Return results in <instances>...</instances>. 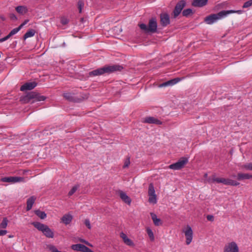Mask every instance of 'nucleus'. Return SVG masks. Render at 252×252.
Returning <instances> with one entry per match:
<instances>
[{"instance_id":"f257e3e1","label":"nucleus","mask_w":252,"mask_h":252,"mask_svg":"<svg viewBox=\"0 0 252 252\" xmlns=\"http://www.w3.org/2000/svg\"><path fill=\"white\" fill-rule=\"evenodd\" d=\"M123 69V67L118 64L105 65L103 67L90 71L89 74L90 76H98L104 73L110 74L116 71H120Z\"/></svg>"},{"instance_id":"f03ea898","label":"nucleus","mask_w":252,"mask_h":252,"mask_svg":"<svg viewBox=\"0 0 252 252\" xmlns=\"http://www.w3.org/2000/svg\"><path fill=\"white\" fill-rule=\"evenodd\" d=\"M241 12H242L241 10H222V11L219 12V13H218L217 14H211V15L206 17L204 19V21L207 24L211 25V24H212L216 22L217 20L226 16L227 15H228L229 14L235 13L241 14Z\"/></svg>"},{"instance_id":"7ed1b4c3","label":"nucleus","mask_w":252,"mask_h":252,"mask_svg":"<svg viewBox=\"0 0 252 252\" xmlns=\"http://www.w3.org/2000/svg\"><path fill=\"white\" fill-rule=\"evenodd\" d=\"M46 98V96L41 95L37 92H31L26 95L21 97L20 101L25 104L28 103H33L37 101H44Z\"/></svg>"},{"instance_id":"20e7f679","label":"nucleus","mask_w":252,"mask_h":252,"mask_svg":"<svg viewBox=\"0 0 252 252\" xmlns=\"http://www.w3.org/2000/svg\"><path fill=\"white\" fill-rule=\"evenodd\" d=\"M32 224L39 231H41L47 237H54V232L47 225L37 221L32 222Z\"/></svg>"},{"instance_id":"39448f33","label":"nucleus","mask_w":252,"mask_h":252,"mask_svg":"<svg viewBox=\"0 0 252 252\" xmlns=\"http://www.w3.org/2000/svg\"><path fill=\"white\" fill-rule=\"evenodd\" d=\"M140 28L143 30L145 32L155 33L157 31V22L155 18H152L150 19L148 23V26L146 24L142 23L139 25Z\"/></svg>"},{"instance_id":"423d86ee","label":"nucleus","mask_w":252,"mask_h":252,"mask_svg":"<svg viewBox=\"0 0 252 252\" xmlns=\"http://www.w3.org/2000/svg\"><path fill=\"white\" fill-rule=\"evenodd\" d=\"M212 182H217L218 183H222L225 185H230L232 186H237L240 184L239 182L236 181L223 178H216L215 176H213L212 179Z\"/></svg>"},{"instance_id":"0eeeda50","label":"nucleus","mask_w":252,"mask_h":252,"mask_svg":"<svg viewBox=\"0 0 252 252\" xmlns=\"http://www.w3.org/2000/svg\"><path fill=\"white\" fill-rule=\"evenodd\" d=\"M188 162V158L182 157L177 162L170 164L168 167L170 169L175 170H180L183 168Z\"/></svg>"},{"instance_id":"6e6552de","label":"nucleus","mask_w":252,"mask_h":252,"mask_svg":"<svg viewBox=\"0 0 252 252\" xmlns=\"http://www.w3.org/2000/svg\"><path fill=\"white\" fill-rule=\"evenodd\" d=\"M186 2L184 0L179 1L176 5L175 8L173 10L174 17H177L181 12L183 9L185 7Z\"/></svg>"},{"instance_id":"1a4fd4ad","label":"nucleus","mask_w":252,"mask_h":252,"mask_svg":"<svg viewBox=\"0 0 252 252\" xmlns=\"http://www.w3.org/2000/svg\"><path fill=\"white\" fill-rule=\"evenodd\" d=\"M186 238V243L187 245H189L192 241L193 238V231L191 227L187 225L186 229L183 230Z\"/></svg>"},{"instance_id":"9d476101","label":"nucleus","mask_w":252,"mask_h":252,"mask_svg":"<svg viewBox=\"0 0 252 252\" xmlns=\"http://www.w3.org/2000/svg\"><path fill=\"white\" fill-rule=\"evenodd\" d=\"M223 252H239V248L235 242H232L225 246Z\"/></svg>"},{"instance_id":"9b49d317","label":"nucleus","mask_w":252,"mask_h":252,"mask_svg":"<svg viewBox=\"0 0 252 252\" xmlns=\"http://www.w3.org/2000/svg\"><path fill=\"white\" fill-rule=\"evenodd\" d=\"M24 179L23 177H6L1 179V181L3 182L8 183H17L20 182H23Z\"/></svg>"},{"instance_id":"f8f14e48","label":"nucleus","mask_w":252,"mask_h":252,"mask_svg":"<svg viewBox=\"0 0 252 252\" xmlns=\"http://www.w3.org/2000/svg\"><path fill=\"white\" fill-rule=\"evenodd\" d=\"M37 85V83L35 82H27L25 83L20 88L21 91H25L27 90H31L34 89Z\"/></svg>"},{"instance_id":"ddd939ff","label":"nucleus","mask_w":252,"mask_h":252,"mask_svg":"<svg viewBox=\"0 0 252 252\" xmlns=\"http://www.w3.org/2000/svg\"><path fill=\"white\" fill-rule=\"evenodd\" d=\"M160 24L163 27H165L170 23L169 16L167 13H161L160 16Z\"/></svg>"},{"instance_id":"4468645a","label":"nucleus","mask_w":252,"mask_h":252,"mask_svg":"<svg viewBox=\"0 0 252 252\" xmlns=\"http://www.w3.org/2000/svg\"><path fill=\"white\" fill-rule=\"evenodd\" d=\"M120 237L126 245L132 247L135 246L133 242L131 239H129L124 232H122L120 233Z\"/></svg>"},{"instance_id":"2eb2a0df","label":"nucleus","mask_w":252,"mask_h":252,"mask_svg":"<svg viewBox=\"0 0 252 252\" xmlns=\"http://www.w3.org/2000/svg\"><path fill=\"white\" fill-rule=\"evenodd\" d=\"M181 80V79L179 78H176L166 82H165L159 85V87H165L167 86H173Z\"/></svg>"},{"instance_id":"dca6fc26","label":"nucleus","mask_w":252,"mask_h":252,"mask_svg":"<svg viewBox=\"0 0 252 252\" xmlns=\"http://www.w3.org/2000/svg\"><path fill=\"white\" fill-rule=\"evenodd\" d=\"M143 122L147 124H154L158 125L162 124V122L160 120L153 117H146L144 119Z\"/></svg>"},{"instance_id":"f3484780","label":"nucleus","mask_w":252,"mask_h":252,"mask_svg":"<svg viewBox=\"0 0 252 252\" xmlns=\"http://www.w3.org/2000/svg\"><path fill=\"white\" fill-rule=\"evenodd\" d=\"M208 0H192V5L197 7H202L208 3Z\"/></svg>"},{"instance_id":"a211bd4d","label":"nucleus","mask_w":252,"mask_h":252,"mask_svg":"<svg viewBox=\"0 0 252 252\" xmlns=\"http://www.w3.org/2000/svg\"><path fill=\"white\" fill-rule=\"evenodd\" d=\"M119 193L120 198L124 202L128 205L130 204L131 201V199L126 195L125 192L122 190H119Z\"/></svg>"},{"instance_id":"6ab92c4d","label":"nucleus","mask_w":252,"mask_h":252,"mask_svg":"<svg viewBox=\"0 0 252 252\" xmlns=\"http://www.w3.org/2000/svg\"><path fill=\"white\" fill-rule=\"evenodd\" d=\"M35 200L36 197L34 196H32L27 199L26 207V210L27 211H30L32 208Z\"/></svg>"},{"instance_id":"aec40b11","label":"nucleus","mask_w":252,"mask_h":252,"mask_svg":"<svg viewBox=\"0 0 252 252\" xmlns=\"http://www.w3.org/2000/svg\"><path fill=\"white\" fill-rule=\"evenodd\" d=\"M252 178V175L248 173H238L237 176V179L239 181Z\"/></svg>"},{"instance_id":"412c9836","label":"nucleus","mask_w":252,"mask_h":252,"mask_svg":"<svg viewBox=\"0 0 252 252\" xmlns=\"http://www.w3.org/2000/svg\"><path fill=\"white\" fill-rule=\"evenodd\" d=\"M152 219L154 224L156 226H159L162 224L161 220L160 219L157 218V215L154 213H150Z\"/></svg>"},{"instance_id":"4be33fe9","label":"nucleus","mask_w":252,"mask_h":252,"mask_svg":"<svg viewBox=\"0 0 252 252\" xmlns=\"http://www.w3.org/2000/svg\"><path fill=\"white\" fill-rule=\"evenodd\" d=\"M71 247L74 251L84 252L86 246L81 244H77L72 245Z\"/></svg>"},{"instance_id":"5701e85b","label":"nucleus","mask_w":252,"mask_h":252,"mask_svg":"<svg viewBox=\"0 0 252 252\" xmlns=\"http://www.w3.org/2000/svg\"><path fill=\"white\" fill-rule=\"evenodd\" d=\"M63 97L69 101L77 102V97H75L73 94L70 93H64L63 94Z\"/></svg>"},{"instance_id":"b1692460","label":"nucleus","mask_w":252,"mask_h":252,"mask_svg":"<svg viewBox=\"0 0 252 252\" xmlns=\"http://www.w3.org/2000/svg\"><path fill=\"white\" fill-rule=\"evenodd\" d=\"M72 220V216L70 214H65L62 218V222L65 224L70 223Z\"/></svg>"},{"instance_id":"393cba45","label":"nucleus","mask_w":252,"mask_h":252,"mask_svg":"<svg viewBox=\"0 0 252 252\" xmlns=\"http://www.w3.org/2000/svg\"><path fill=\"white\" fill-rule=\"evenodd\" d=\"M16 11L21 15H24L28 12L27 7L25 6L20 5L15 8Z\"/></svg>"},{"instance_id":"a878e982","label":"nucleus","mask_w":252,"mask_h":252,"mask_svg":"<svg viewBox=\"0 0 252 252\" xmlns=\"http://www.w3.org/2000/svg\"><path fill=\"white\" fill-rule=\"evenodd\" d=\"M36 32L33 29H31L27 31L23 36V39L26 40L27 38L31 37H32L34 35Z\"/></svg>"},{"instance_id":"bb28decb","label":"nucleus","mask_w":252,"mask_h":252,"mask_svg":"<svg viewBox=\"0 0 252 252\" xmlns=\"http://www.w3.org/2000/svg\"><path fill=\"white\" fill-rule=\"evenodd\" d=\"M34 213L41 219H44L47 217V215L44 212L41 211L39 210H35Z\"/></svg>"},{"instance_id":"cd10ccee","label":"nucleus","mask_w":252,"mask_h":252,"mask_svg":"<svg viewBox=\"0 0 252 252\" xmlns=\"http://www.w3.org/2000/svg\"><path fill=\"white\" fill-rule=\"evenodd\" d=\"M149 202L151 203L156 204L157 203V196L156 194L149 195Z\"/></svg>"},{"instance_id":"c85d7f7f","label":"nucleus","mask_w":252,"mask_h":252,"mask_svg":"<svg viewBox=\"0 0 252 252\" xmlns=\"http://www.w3.org/2000/svg\"><path fill=\"white\" fill-rule=\"evenodd\" d=\"M156 194L154 185L151 183L149 186L148 195Z\"/></svg>"},{"instance_id":"c756f323","label":"nucleus","mask_w":252,"mask_h":252,"mask_svg":"<svg viewBox=\"0 0 252 252\" xmlns=\"http://www.w3.org/2000/svg\"><path fill=\"white\" fill-rule=\"evenodd\" d=\"M192 13V10L190 8L186 9L183 10L182 14L184 16L188 17Z\"/></svg>"},{"instance_id":"7c9ffc66","label":"nucleus","mask_w":252,"mask_h":252,"mask_svg":"<svg viewBox=\"0 0 252 252\" xmlns=\"http://www.w3.org/2000/svg\"><path fill=\"white\" fill-rule=\"evenodd\" d=\"M8 220L6 218L3 219L2 222L0 224V227L2 228H5L7 226Z\"/></svg>"},{"instance_id":"2f4dec72","label":"nucleus","mask_w":252,"mask_h":252,"mask_svg":"<svg viewBox=\"0 0 252 252\" xmlns=\"http://www.w3.org/2000/svg\"><path fill=\"white\" fill-rule=\"evenodd\" d=\"M147 234L151 241H154L155 237L152 230L150 228L147 229Z\"/></svg>"},{"instance_id":"473e14b6","label":"nucleus","mask_w":252,"mask_h":252,"mask_svg":"<svg viewBox=\"0 0 252 252\" xmlns=\"http://www.w3.org/2000/svg\"><path fill=\"white\" fill-rule=\"evenodd\" d=\"M77 5H78V8L79 9V13H81L82 9L84 5V2L82 0H79L78 1Z\"/></svg>"},{"instance_id":"72a5a7b5","label":"nucleus","mask_w":252,"mask_h":252,"mask_svg":"<svg viewBox=\"0 0 252 252\" xmlns=\"http://www.w3.org/2000/svg\"><path fill=\"white\" fill-rule=\"evenodd\" d=\"M21 29V27H18L16 28L13 29L9 34L11 36L17 33Z\"/></svg>"},{"instance_id":"f704fd0d","label":"nucleus","mask_w":252,"mask_h":252,"mask_svg":"<svg viewBox=\"0 0 252 252\" xmlns=\"http://www.w3.org/2000/svg\"><path fill=\"white\" fill-rule=\"evenodd\" d=\"M88 98V94H82L80 97H77V100H78L77 102H80L83 100L86 99Z\"/></svg>"},{"instance_id":"c9c22d12","label":"nucleus","mask_w":252,"mask_h":252,"mask_svg":"<svg viewBox=\"0 0 252 252\" xmlns=\"http://www.w3.org/2000/svg\"><path fill=\"white\" fill-rule=\"evenodd\" d=\"M79 186H74L69 191L68 195L69 196H71L72 194H74V192L77 190L78 189Z\"/></svg>"},{"instance_id":"e433bc0d","label":"nucleus","mask_w":252,"mask_h":252,"mask_svg":"<svg viewBox=\"0 0 252 252\" xmlns=\"http://www.w3.org/2000/svg\"><path fill=\"white\" fill-rule=\"evenodd\" d=\"M252 5V0H249L245 2L243 6V8H247Z\"/></svg>"},{"instance_id":"4c0bfd02","label":"nucleus","mask_w":252,"mask_h":252,"mask_svg":"<svg viewBox=\"0 0 252 252\" xmlns=\"http://www.w3.org/2000/svg\"><path fill=\"white\" fill-rule=\"evenodd\" d=\"M130 158L129 157L127 158L125 161L124 164L123 165V168L128 167L130 164Z\"/></svg>"},{"instance_id":"58836bf2","label":"nucleus","mask_w":252,"mask_h":252,"mask_svg":"<svg viewBox=\"0 0 252 252\" xmlns=\"http://www.w3.org/2000/svg\"><path fill=\"white\" fill-rule=\"evenodd\" d=\"M243 167L246 170H252V163H249L243 165Z\"/></svg>"},{"instance_id":"ea45409f","label":"nucleus","mask_w":252,"mask_h":252,"mask_svg":"<svg viewBox=\"0 0 252 252\" xmlns=\"http://www.w3.org/2000/svg\"><path fill=\"white\" fill-rule=\"evenodd\" d=\"M61 22L63 25H66L68 23V20L66 18L63 17L61 19Z\"/></svg>"},{"instance_id":"a19ab883","label":"nucleus","mask_w":252,"mask_h":252,"mask_svg":"<svg viewBox=\"0 0 252 252\" xmlns=\"http://www.w3.org/2000/svg\"><path fill=\"white\" fill-rule=\"evenodd\" d=\"M85 224L86 225V226L89 228V229H91V224H90V220H89L88 219H86L85 220Z\"/></svg>"},{"instance_id":"79ce46f5","label":"nucleus","mask_w":252,"mask_h":252,"mask_svg":"<svg viewBox=\"0 0 252 252\" xmlns=\"http://www.w3.org/2000/svg\"><path fill=\"white\" fill-rule=\"evenodd\" d=\"M9 17H10V19L14 20V21H16L17 20V17L13 13H10L9 14Z\"/></svg>"},{"instance_id":"37998d69","label":"nucleus","mask_w":252,"mask_h":252,"mask_svg":"<svg viewBox=\"0 0 252 252\" xmlns=\"http://www.w3.org/2000/svg\"><path fill=\"white\" fill-rule=\"evenodd\" d=\"M7 233V230H0V236H4L6 235Z\"/></svg>"},{"instance_id":"c03bdc74","label":"nucleus","mask_w":252,"mask_h":252,"mask_svg":"<svg viewBox=\"0 0 252 252\" xmlns=\"http://www.w3.org/2000/svg\"><path fill=\"white\" fill-rule=\"evenodd\" d=\"M214 216L212 215H208L207 216V219L209 221H213L214 220Z\"/></svg>"},{"instance_id":"a18cd8bd","label":"nucleus","mask_w":252,"mask_h":252,"mask_svg":"<svg viewBox=\"0 0 252 252\" xmlns=\"http://www.w3.org/2000/svg\"><path fill=\"white\" fill-rule=\"evenodd\" d=\"M29 21L28 19L25 20L24 22L21 24L19 27H21V29Z\"/></svg>"},{"instance_id":"49530a36","label":"nucleus","mask_w":252,"mask_h":252,"mask_svg":"<svg viewBox=\"0 0 252 252\" xmlns=\"http://www.w3.org/2000/svg\"><path fill=\"white\" fill-rule=\"evenodd\" d=\"M84 252H94L92 251L91 249H90L89 248L86 246Z\"/></svg>"},{"instance_id":"de8ad7c7","label":"nucleus","mask_w":252,"mask_h":252,"mask_svg":"<svg viewBox=\"0 0 252 252\" xmlns=\"http://www.w3.org/2000/svg\"><path fill=\"white\" fill-rule=\"evenodd\" d=\"M11 37V36L9 34H8V35H7L6 36L4 37L3 38L4 41H6V40H7L8 39H9L10 37Z\"/></svg>"},{"instance_id":"09e8293b","label":"nucleus","mask_w":252,"mask_h":252,"mask_svg":"<svg viewBox=\"0 0 252 252\" xmlns=\"http://www.w3.org/2000/svg\"><path fill=\"white\" fill-rule=\"evenodd\" d=\"M82 242L84 243L85 244H86V245H87L88 246H92V245L88 242H87L85 240H84V241H82Z\"/></svg>"},{"instance_id":"8fccbe9b","label":"nucleus","mask_w":252,"mask_h":252,"mask_svg":"<svg viewBox=\"0 0 252 252\" xmlns=\"http://www.w3.org/2000/svg\"><path fill=\"white\" fill-rule=\"evenodd\" d=\"M82 242L84 243L85 244H86V245H87L88 246H92V245L88 242H87L85 240H84V241H82Z\"/></svg>"},{"instance_id":"3c124183","label":"nucleus","mask_w":252,"mask_h":252,"mask_svg":"<svg viewBox=\"0 0 252 252\" xmlns=\"http://www.w3.org/2000/svg\"><path fill=\"white\" fill-rule=\"evenodd\" d=\"M4 41L3 38L0 39V42H2Z\"/></svg>"},{"instance_id":"603ef678","label":"nucleus","mask_w":252,"mask_h":252,"mask_svg":"<svg viewBox=\"0 0 252 252\" xmlns=\"http://www.w3.org/2000/svg\"><path fill=\"white\" fill-rule=\"evenodd\" d=\"M1 19L3 20V21H4L5 20V18L4 17H1Z\"/></svg>"},{"instance_id":"864d4df0","label":"nucleus","mask_w":252,"mask_h":252,"mask_svg":"<svg viewBox=\"0 0 252 252\" xmlns=\"http://www.w3.org/2000/svg\"><path fill=\"white\" fill-rule=\"evenodd\" d=\"M80 241L82 242V241H84V240L81 239V240H80Z\"/></svg>"},{"instance_id":"5fc2aeb1","label":"nucleus","mask_w":252,"mask_h":252,"mask_svg":"<svg viewBox=\"0 0 252 252\" xmlns=\"http://www.w3.org/2000/svg\"><path fill=\"white\" fill-rule=\"evenodd\" d=\"M208 181H209V182H211V180H210V179H209V180H208Z\"/></svg>"}]
</instances>
